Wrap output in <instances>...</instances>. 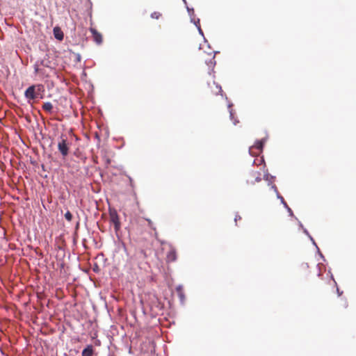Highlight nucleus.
<instances>
[{"label":"nucleus","mask_w":356,"mask_h":356,"mask_svg":"<svg viewBox=\"0 0 356 356\" xmlns=\"http://www.w3.org/2000/svg\"><path fill=\"white\" fill-rule=\"evenodd\" d=\"M146 220L148 222L149 227L155 231L156 228L154 227L152 221L150 219H146Z\"/></svg>","instance_id":"2eb2a0df"},{"label":"nucleus","mask_w":356,"mask_h":356,"mask_svg":"<svg viewBox=\"0 0 356 356\" xmlns=\"http://www.w3.org/2000/svg\"><path fill=\"white\" fill-rule=\"evenodd\" d=\"M204 62L209 67L213 68L216 65L215 54L213 53L209 54V58L204 59Z\"/></svg>","instance_id":"6e6552de"},{"label":"nucleus","mask_w":356,"mask_h":356,"mask_svg":"<svg viewBox=\"0 0 356 356\" xmlns=\"http://www.w3.org/2000/svg\"><path fill=\"white\" fill-rule=\"evenodd\" d=\"M177 259V252L176 250L170 247L169 251L166 254L167 262H173Z\"/></svg>","instance_id":"0eeeda50"},{"label":"nucleus","mask_w":356,"mask_h":356,"mask_svg":"<svg viewBox=\"0 0 356 356\" xmlns=\"http://www.w3.org/2000/svg\"><path fill=\"white\" fill-rule=\"evenodd\" d=\"M264 147V142L262 140H258L255 143V144L250 148V154H252V150L254 149H257L259 152H261Z\"/></svg>","instance_id":"9d476101"},{"label":"nucleus","mask_w":356,"mask_h":356,"mask_svg":"<svg viewBox=\"0 0 356 356\" xmlns=\"http://www.w3.org/2000/svg\"><path fill=\"white\" fill-rule=\"evenodd\" d=\"M65 218L67 221H71L72 219V214L70 213V211H67L65 213Z\"/></svg>","instance_id":"4468645a"},{"label":"nucleus","mask_w":356,"mask_h":356,"mask_svg":"<svg viewBox=\"0 0 356 356\" xmlns=\"http://www.w3.org/2000/svg\"><path fill=\"white\" fill-rule=\"evenodd\" d=\"M198 30H199L200 33H201L202 35H203V32H202V31L201 28L200 27V26H198Z\"/></svg>","instance_id":"a211bd4d"},{"label":"nucleus","mask_w":356,"mask_h":356,"mask_svg":"<svg viewBox=\"0 0 356 356\" xmlns=\"http://www.w3.org/2000/svg\"><path fill=\"white\" fill-rule=\"evenodd\" d=\"M110 221L113 224L115 231L118 232L121 227L119 216L115 210H110L109 211Z\"/></svg>","instance_id":"20e7f679"},{"label":"nucleus","mask_w":356,"mask_h":356,"mask_svg":"<svg viewBox=\"0 0 356 356\" xmlns=\"http://www.w3.org/2000/svg\"><path fill=\"white\" fill-rule=\"evenodd\" d=\"M261 181V173L259 171H252L250 173L248 179L247 184L248 185H253L255 182Z\"/></svg>","instance_id":"39448f33"},{"label":"nucleus","mask_w":356,"mask_h":356,"mask_svg":"<svg viewBox=\"0 0 356 356\" xmlns=\"http://www.w3.org/2000/svg\"><path fill=\"white\" fill-rule=\"evenodd\" d=\"M162 16L160 12L155 11L151 14V17L154 19H159Z\"/></svg>","instance_id":"ddd939ff"},{"label":"nucleus","mask_w":356,"mask_h":356,"mask_svg":"<svg viewBox=\"0 0 356 356\" xmlns=\"http://www.w3.org/2000/svg\"><path fill=\"white\" fill-rule=\"evenodd\" d=\"M42 109L49 113H51L53 110V105L49 102H45L42 105Z\"/></svg>","instance_id":"f8f14e48"},{"label":"nucleus","mask_w":356,"mask_h":356,"mask_svg":"<svg viewBox=\"0 0 356 356\" xmlns=\"http://www.w3.org/2000/svg\"><path fill=\"white\" fill-rule=\"evenodd\" d=\"M54 33L56 39L59 40H62L63 39V33L60 31L58 27H55L54 29Z\"/></svg>","instance_id":"9b49d317"},{"label":"nucleus","mask_w":356,"mask_h":356,"mask_svg":"<svg viewBox=\"0 0 356 356\" xmlns=\"http://www.w3.org/2000/svg\"><path fill=\"white\" fill-rule=\"evenodd\" d=\"M44 90V86L42 84L32 85L25 90L24 96L27 99L33 100L38 97Z\"/></svg>","instance_id":"f257e3e1"},{"label":"nucleus","mask_w":356,"mask_h":356,"mask_svg":"<svg viewBox=\"0 0 356 356\" xmlns=\"http://www.w3.org/2000/svg\"><path fill=\"white\" fill-rule=\"evenodd\" d=\"M241 220V217L239 215L237 214V215H236V216L234 218V220L236 222L237 220Z\"/></svg>","instance_id":"f3484780"},{"label":"nucleus","mask_w":356,"mask_h":356,"mask_svg":"<svg viewBox=\"0 0 356 356\" xmlns=\"http://www.w3.org/2000/svg\"><path fill=\"white\" fill-rule=\"evenodd\" d=\"M90 31L92 35L94 41L98 44H102L103 41L102 35L100 33H99L95 29L92 27L90 28Z\"/></svg>","instance_id":"423d86ee"},{"label":"nucleus","mask_w":356,"mask_h":356,"mask_svg":"<svg viewBox=\"0 0 356 356\" xmlns=\"http://www.w3.org/2000/svg\"><path fill=\"white\" fill-rule=\"evenodd\" d=\"M207 93L210 95H218L222 92V88L214 80L209 82L207 88Z\"/></svg>","instance_id":"7ed1b4c3"},{"label":"nucleus","mask_w":356,"mask_h":356,"mask_svg":"<svg viewBox=\"0 0 356 356\" xmlns=\"http://www.w3.org/2000/svg\"><path fill=\"white\" fill-rule=\"evenodd\" d=\"M182 287L181 286H179L177 287V291L178 293H179V296L181 298H183V295L181 293Z\"/></svg>","instance_id":"dca6fc26"},{"label":"nucleus","mask_w":356,"mask_h":356,"mask_svg":"<svg viewBox=\"0 0 356 356\" xmlns=\"http://www.w3.org/2000/svg\"><path fill=\"white\" fill-rule=\"evenodd\" d=\"M94 353L93 347L92 345L87 346L86 348H85L81 353V356H92Z\"/></svg>","instance_id":"1a4fd4ad"},{"label":"nucleus","mask_w":356,"mask_h":356,"mask_svg":"<svg viewBox=\"0 0 356 356\" xmlns=\"http://www.w3.org/2000/svg\"><path fill=\"white\" fill-rule=\"evenodd\" d=\"M70 143L67 141V138L64 137L63 136H61L60 140L58 143V149L60 154H62L63 157H65L69 154V149H70Z\"/></svg>","instance_id":"f03ea898"}]
</instances>
